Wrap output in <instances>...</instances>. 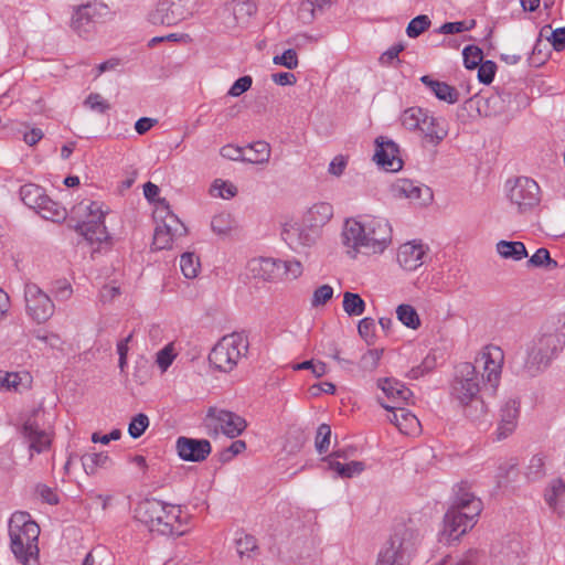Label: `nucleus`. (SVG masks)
Wrapping results in <instances>:
<instances>
[{"label": "nucleus", "instance_id": "43", "mask_svg": "<svg viewBox=\"0 0 565 565\" xmlns=\"http://www.w3.org/2000/svg\"><path fill=\"white\" fill-rule=\"evenodd\" d=\"M343 310L350 317H356L364 313L366 305L359 294L345 291L343 294Z\"/></svg>", "mask_w": 565, "mask_h": 565}, {"label": "nucleus", "instance_id": "16", "mask_svg": "<svg viewBox=\"0 0 565 565\" xmlns=\"http://www.w3.org/2000/svg\"><path fill=\"white\" fill-rule=\"evenodd\" d=\"M178 456L184 461L201 462L212 451L211 443L207 439H195L180 436L175 441Z\"/></svg>", "mask_w": 565, "mask_h": 565}, {"label": "nucleus", "instance_id": "12", "mask_svg": "<svg viewBox=\"0 0 565 565\" xmlns=\"http://www.w3.org/2000/svg\"><path fill=\"white\" fill-rule=\"evenodd\" d=\"M24 299L28 315L38 323L47 321L54 313L52 299L35 284L25 285Z\"/></svg>", "mask_w": 565, "mask_h": 565}, {"label": "nucleus", "instance_id": "18", "mask_svg": "<svg viewBox=\"0 0 565 565\" xmlns=\"http://www.w3.org/2000/svg\"><path fill=\"white\" fill-rule=\"evenodd\" d=\"M391 193L397 199H408L426 204L433 200L430 188L415 183L408 179H398L391 185Z\"/></svg>", "mask_w": 565, "mask_h": 565}, {"label": "nucleus", "instance_id": "60", "mask_svg": "<svg viewBox=\"0 0 565 565\" xmlns=\"http://www.w3.org/2000/svg\"><path fill=\"white\" fill-rule=\"evenodd\" d=\"M273 62L276 65H282L288 70H294L298 66V56L294 49H288L281 55H276Z\"/></svg>", "mask_w": 565, "mask_h": 565}, {"label": "nucleus", "instance_id": "7", "mask_svg": "<svg viewBox=\"0 0 565 565\" xmlns=\"http://www.w3.org/2000/svg\"><path fill=\"white\" fill-rule=\"evenodd\" d=\"M508 198L521 214L532 212L541 202L539 184L531 178L518 177L507 181Z\"/></svg>", "mask_w": 565, "mask_h": 565}, {"label": "nucleus", "instance_id": "24", "mask_svg": "<svg viewBox=\"0 0 565 565\" xmlns=\"http://www.w3.org/2000/svg\"><path fill=\"white\" fill-rule=\"evenodd\" d=\"M168 504L158 499H145L135 509V518L149 527L158 518L166 515ZM169 519L168 516H164Z\"/></svg>", "mask_w": 565, "mask_h": 565}, {"label": "nucleus", "instance_id": "44", "mask_svg": "<svg viewBox=\"0 0 565 565\" xmlns=\"http://www.w3.org/2000/svg\"><path fill=\"white\" fill-rule=\"evenodd\" d=\"M249 156L245 157V162L262 164L268 162L270 157V147L266 141H256L248 145Z\"/></svg>", "mask_w": 565, "mask_h": 565}, {"label": "nucleus", "instance_id": "19", "mask_svg": "<svg viewBox=\"0 0 565 565\" xmlns=\"http://www.w3.org/2000/svg\"><path fill=\"white\" fill-rule=\"evenodd\" d=\"M428 247L420 241L402 244L397 250V262L405 270H416L425 263Z\"/></svg>", "mask_w": 565, "mask_h": 565}, {"label": "nucleus", "instance_id": "23", "mask_svg": "<svg viewBox=\"0 0 565 565\" xmlns=\"http://www.w3.org/2000/svg\"><path fill=\"white\" fill-rule=\"evenodd\" d=\"M20 433L29 443L31 451L41 454L47 450L51 446L50 435L44 429L40 428L34 419H26L21 426Z\"/></svg>", "mask_w": 565, "mask_h": 565}, {"label": "nucleus", "instance_id": "61", "mask_svg": "<svg viewBox=\"0 0 565 565\" xmlns=\"http://www.w3.org/2000/svg\"><path fill=\"white\" fill-rule=\"evenodd\" d=\"M302 265L297 259L282 260V278L297 279L302 275Z\"/></svg>", "mask_w": 565, "mask_h": 565}, {"label": "nucleus", "instance_id": "42", "mask_svg": "<svg viewBox=\"0 0 565 565\" xmlns=\"http://www.w3.org/2000/svg\"><path fill=\"white\" fill-rule=\"evenodd\" d=\"M427 110L420 107H409L405 109L401 116L402 125L413 131L420 128L423 120H425Z\"/></svg>", "mask_w": 565, "mask_h": 565}, {"label": "nucleus", "instance_id": "34", "mask_svg": "<svg viewBox=\"0 0 565 565\" xmlns=\"http://www.w3.org/2000/svg\"><path fill=\"white\" fill-rule=\"evenodd\" d=\"M382 407L386 411H392L393 408H397V416H399V420L397 424V428L401 433L405 435L416 434L420 428V423L418 418L408 409L399 406V405H391L381 403Z\"/></svg>", "mask_w": 565, "mask_h": 565}, {"label": "nucleus", "instance_id": "14", "mask_svg": "<svg viewBox=\"0 0 565 565\" xmlns=\"http://www.w3.org/2000/svg\"><path fill=\"white\" fill-rule=\"evenodd\" d=\"M444 527L441 531V536L447 541H456L460 536L467 533V531L471 530L476 523L477 519L471 515L466 514L465 511L456 510L450 508L444 515Z\"/></svg>", "mask_w": 565, "mask_h": 565}, {"label": "nucleus", "instance_id": "30", "mask_svg": "<svg viewBox=\"0 0 565 565\" xmlns=\"http://www.w3.org/2000/svg\"><path fill=\"white\" fill-rule=\"evenodd\" d=\"M154 216L161 218L162 224L160 226H162L163 228H167L177 236L185 235L186 227L179 220V217L175 214H173V212L170 210L169 203L164 199L159 201V206L154 212Z\"/></svg>", "mask_w": 565, "mask_h": 565}, {"label": "nucleus", "instance_id": "5", "mask_svg": "<svg viewBox=\"0 0 565 565\" xmlns=\"http://www.w3.org/2000/svg\"><path fill=\"white\" fill-rule=\"evenodd\" d=\"M564 345L565 334L557 331L542 333L533 339L526 349V358L521 369L522 374L534 377L542 373Z\"/></svg>", "mask_w": 565, "mask_h": 565}, {"label": "nucleus", "instance_id": "40", "mask_svg": "<svg viewBox=\"0 0 565 565\" xmlns=\"http://www.w3.org/2000/svg\"><path fill=\"white\" fill-rule=\"evenodd\" d=\"M36 212L45 220L52 222H61L66 217V210L60 203L53 201L47 195L44 198L43 204L39 206Z\"/></svg>", "mask_w": 565, "mask_h": 565}, {"label": "nucleus", "instance_id": "58", "mask_svg": "<svg viewBox=\"0 0 565 565\" xmlns=\"http://www.w3.org/2000/svg\"><path fill=\"white\" fill-rule=\"evenodd\" d=\"M497 72V64L493 61H484L478 65V79L484 85L492 83Z\"/></svg>", "mask_w": 565, "mask_h": 565}, {"label": "nucleus", "instance_id": "25", "mask_svg": "<svg viewBox=\"0 0 565 565\" xmlns=\"http://www.w3.org/2000/svg\"><path fill=\"white\" fill-rule=\"evenodd\" d=\"M520 413V402L514 398L508 399L500 409V423L498 427V439L507 438L516 427Z\"/></svg>", "mask_w": 565, "mask_h": 565}, {"label": "nucleus", "instance_id": "22", "mask_svg": "<svg viewBox=\"0 0 565 565\" xmlns=\"http://www.w3.org/2000/svg\"><path fill=\"white\" fill-rule=\"evenodd\" d=\"M450 508L465 511L466 514L477 519L482 509V501L471 491L467 482H461L455 490V495Z\"/></svg>", "mask_w": 565, "mask_h": 565}, {"label": "nucleus", "instance_id": "31", "mask_svg": "<svg viewBox=\"0 0 565 565\" xmlns=\"http://www.w3.org/2000/svg\"><path fill=\"white\" fill-rule=\"evenodd\" d=\"M441 121L440 118L429 116V114L426 115L419 128L426 143L437 146L446 138L448 132L445 126L441 125Z\"/></svg>", "mask_w": 565, "mask_h": 565}, {"label": "nucleus", "instance_id": "59", "mask_svg": "<svg viewBox=\"0 0 565 565\" xmlns=\"http://www.w3.org/2000/svg\"><path fill=\"white\" fill-rule=\"evenodd\" d=\"M84 105L99 114H105L110 109L108 102L103 99V97L97 93L89 94L84 100Z\"/></svg>", "mask_w": 565, "mask_h": 565}, {"label": "nucleus", "instance_id": "2", "mask_svg": "<svg viewBox=\"0 0 565 565\" xmlns=\"http://www.w3.org/2000/svg\"><path fill=\"white\" fill-rule=\"evenodd\" d=\"M450 397L462 408L465 416L472 420H478L488 413V406L480 395V379L476 365L470 362L456 365Z\"/></svg>", "mask_w": 565, "mask_h": 565}, {"label": "nucleus", "instance_id": "27", "mask_svg": "<svg viewBox=\"0 0 565 565\" xmlns=\"http://www.w3.org/2000/svg\"><path fill=\"white\" fill-rule=\"evenodd\" d=\"M337 0H302L298 7V19L303 24H311L317 18L331 9Z\"/></svg>", "mask_w": 565, "mask_h": 565}, {"label": "nucleus", "instance_id": "37", "mask_svg": "<svg viewBox=\"0 0 565 565\" xmlns=\"http://www.w3.org/2000/svg\"><path fill=\"white\" fill-rule=\"evenodd\" d=\"M45 191L40 185L28 183L21 186L20 198L22 202L30 209L38 210L43 204Z\"/></svg>", "mask_w": 565, "mask_h": 565}, {"label": "nucleus", "instance_id": "1", "mask_svg": "<svg viewBox=\"0 0 565 565\" xmlns=\"http://www.w3.org/2000/svg\"><path fill=\"white\" fill-rule=\"evenodd\" d=\"M342 241L354 252L382 253L392 242V228L388 222L381 217L347 220Z\"/></svg>", "mask_w": 565, "mask_h": 565}, {"label": "nucleus", "instance_id": "28", "mask_svg": "<svg viewBox=\"0 0 565 565\" xmlns=\"http://www.w3.org/2000/svg\"><path fill=\"white\" fill-rule=\"evenodd\" d=\"M333 215V207L330 203L319 202L313 204L305 214L303 223L307 227L319 230L326 225Z\"/></svg>", "mask_w": 565, "mask_h": 565}, {"label": "nucleus", "instance_id": "49", "mask_svg": "<svg viewBox=\"0 0 565 565\" xmlns=\"http://www.w3.org/2000/svg\"><path fill=\"white\" fill-rule=\"evenodd\" d=\"M463 65L468 70H475L482 62L483 52L477 45H467L462 51Z\"/></svg>", "mask_w": 565, "mask_h": 565}, {"label": "nucleus", "instance_id": "10", "mask_svg": "<svg viewBox=\"0 0 565 565\" xmlns=\"http://www.w3.org/2000/svg\"><path fill=\"white\" fill-rule=\"evenodd\" d=\"M192 14V8L184 0H159L148 14V21L153 25L172 26Z\"/></svg>", "mask_w": 565, "mask_h": 565}, {"label": "nucleus", "instance_id": "29", "mask_svg": "<svg viewBox=\"0 0 565 565\" xmlns=\"http://www.w3.org/2000/svg\"><path fill=\"white\" fill-rule=\"evenodd\" d=\"M318 236V231L311 227L303 228L298 225H291L289 228H285L282 232L284 241L291 247L295 248L298 245L311 246Z\"/></svg>", "mask_w": 565, "mask_h": 565}, {"label": "nucleus", "instance_id": "38", "mask_svg": "<svg viewBox=\"0 0 565 565\" xmlns=\"http://www.w3.org/2000/svg\"><path fill=\"white\" fill-rule=\"evenodd\" d=\"M498 254L505 259L521 260L527 257V250L522 242L499 241L497 243Z\"/></svg>", "mask_w": 565, "mask_h": 565}, {"label": "nucleus", "instance_id": "26", "mask_svg": "<svg viewBox=\"0 0 565 565\" xmlns=\"http://www.w3.org/2000/svg\"><path fill=\"white\" fill-rule=\"evenodd\" d=\"M377 386L392 401V405L406 404L413 396V392L404 383L392 377L380 379Z\"/></svg>", "mask_w": 565, "mask_h": 565}, {"label": "nucleus", "instance_id": "63", "mask_svg": "<svg viewBox=\"0 0 565 565\" xmlns=\"http://www.w3.org/2000/svg\"><path fill=\"white\" fill-rule=\"evenodd\" d=\"M375 321L373 318L366 317L360 320L358 324V331L361 338H363L369 344L374 338Z\"/></svg>", "mask_w": 565, "mask_h": 565}, {"label": "nucleus", "instance_id": "9", "mask_svg": "<svg viewBox=\"0 0 565 565\" xmlns=\"http://www.w3.org/2000/svg\"><path fill=\"white\" fill-rule=\"evenodd\" d=\"M85 210L88 212L87 220L77 223L75 231L84 236L89 244L107 242L110 236L104 224L105 212L102 210L100 203L90 202Z\"/></svg>", "mask_w": 565, "mask_h": 565}, {"label": "nucleus", "instance_id": "50", "mask_svg": "<svg viewBox=\"0 0 565 565\" xmlns=\"http://www.w3.org/2000/svg\"><path fill=\"white\" fill-rule=\"evenodd\" d=\"M331 427L328 424H321L317 428L315 447L318 454H327L330 446Z\"/></svg>", "mask_w": 565, "mask_h": 565}, {"label": "nucleus", "instance_id": "57", "mask_svg": "<svg viewBox=\"0 0 565 565\" xmlns=\"http://www.w3.org/2000/svg\"><path fill=\"white\" fill-rule=\"evenodd\" d=\"M333 297V288L330 285H322L318 287L311 298V306L318 308L324 306Z\"/></svg>", "mask_w": 565, "mask_h": 565}, {"label": "nucleus", "instance_id": "46", "mask_svg": "<svg viewBox=\"0 0 565 565\" xmlns=\"http://www.w3.org/2000/svg\"><path fill=\"white\" fill-rule=\"evenodd\" d=\"M565 493V482L561 478L553 479L545 490L544 498L548 507L553 510L557 508L558 497Z\"/></svg>", "mask_w": 565, "mask_h": 565}, {"label": "nucleus", "instance_id": "6", "mask_svg": "<svg viewBox=\"0 0 565 565\" xmlns=\"http://www.w3.org/2000/svg\"><path fill=\"white\" fill-rule=\"evenodd\" d=\"M247 351L246 337L239 333L227 334L213 347L209 354V362L221 372H231Z\"/></svg>", "mask_w": 565, "mask_h": 565}, {"label": "nucleus", "instance_id": "32", "mask_svg": "<svg viewBox=\"0 0 565 565\" xmlns=\"http://www.w3.org/2000/svg\"><path fill=\"white\" fill-rule=\"evenodd\" d=\"M420 82L430 88L439 100L448 104H455L459 100V92L445 82L433 79L429 75L422 76Z\"/></svg>", "mask_w": 565, "mask_h": 565}, {"label": "nucleus", "instance_id": "56", "mask_svg": "<svg viewBox=\"0 0 565 565\" xmlns=\"http://www.w3.org/2000/svg\"><path fill=\"white\" fill-rule=\"evenodd\" d=\"M211 227L217 235H225L232 230V218L230 214L221 213L213 216Z\"/></svg>", "mask_w": 565, "mask_h": 565}, {"label": "nucleus", "instance_id": "20", "mask_svg": "<svg viewBox=\"0 0 565 565\" xmlns=\"http://www.w3.org/2000/svg\"><path fill=\"white\" fill-rule=\"evenodd\" d=\"M248 270L254 278L277 281L282 279V260L270 257L254 258L248 263Z\"/></svg>", "mask_w": 565, "mask_h": 565}, {"label": "nucleus", "instance_id": "21", "mask_svg": "<svg viewBox=\"0 0 565 565\" xmlns=\"http://www.w3.org/2000/svg\"><path fill=\"white\" fill-rule=\"evenodd\" d=\"M166 519L164 515L162 518H158L148 529L152 533H158L160 535H183L184 530L182 529L181 521V509L179 505L168 504L166 508Z\"/></svg>", "mask_w": 565, "mask_h": 565}, {"label": "nucleus", "instance_id": "41", "mask_svg": "<svg viewBox=\"0 0 565 565\" xmlns=\"http://www.w3.org/2000/svg\"><path fill=\"white\" fill-rule=\"evenodd\" d=\"M255 0H233L232 13L237 24H245L256 13Z\"/></svg>", "mask_w": 565, "mask_h": 565}, {"label": "nucleus", "instance_id": "62", "mask_svg": "<svg viewBox=\"0 0 565 565\" xmlns=\"http://www.w3.org/2000/svg\"><path fill=\"white\" fill-rule=\"evenodd\" d=\"M253 84V78L249 75L237 78L228 90V95L232 97H238L247 92Z\"/></svg>", "mask_w": 565, "mask_h": 565}, {"label": "nucleus", "instance_id": "13", "mask_svg": "<svg viewBox=\"0 0 565 565\" xmlns=\"http://www.w3.org/2000/svg\"><path fill=\"white\" fill-rule=\"evenodd\" d=\"M503 359L502 350L495 345H487L476 358V363L483 366L482 380H487L493 394L499 386Z\"/></svg>", "mask_w": 565, "mask_h": 565}, {"label": "nucleus", "instance_id": "52", "mask_svg": "<svg viewBox=\"0 0 565 565\" xmlns=\"http://www.w3.org/2000/svg\"><path fill=\"white\" fill-rule=\"evenodd\" d=\"M181 271L186 278H194L200 268L199 258L193 253H184L180 259Z\"/></svg>", "mask_w": 565, "mask_h": 565}, {"label": "nucleus", "instance_id": "35", "mask_svg": "<svg viewBox=\"0 0 565 565\" xmlns=\"http://www.w3.org/2000/svg\"><path fill=\"white\" fill-rule=\"evenodd\" d=\"M510 93H494L483 99V113L486 116H497L507 110V103L510 102ZM479 113L482 111V106H478Z\"/></svg>", "mask_w": 565, "mask_h": 565}, {"label": "nucleus", "instance_id": "8", "mask_svg": "<svg viewBox=\"0 0 565 565\" xmlns=\"http://www.w3.org/2000/svg\"><path fill=\"white\" fill-rule=\"evenodd\" d=\"M110 14L107 4L99 1H89L74 8L71 28L79 36H86L95 32L97 24L103 23Z\"/></svg>", "mask_w": 565, "mask_h": 565}, {"label": "nucleus", "instance_id": "4", "mask_svg": "<svg viewBox=\"0 0 565 565\" xmlns=\"http://www.w3.org/2000/svg\"><path fill=\"white\" fill-rule=\"evenodd\" d=\"M420 537L412 521L397 524L387 544L380 551L376 565L408 564L416 554Z\"/></svg>", "mask_w": 565, "mask_h": 565}, {"label": "nucleus", "instance_id": "45", "mask_svg": "<svg viewBox=\"0 0 565 565\" xmlns=\"http://www.w3.org/2000/svg\"><path fill=\"white\" fill-rule=\"evenodd\" d=\"M397 319L407 328L417 329L420 326V319L411 305L402 303L396 308Z\"/></svg>", "mask_w": 565, "mask_h": 565}, {"label": "nucleus", "instance_id": "53", "mask_svg": "<svg viewBox=\"0 0 565 565\" xmlns=\"http://www.w3.org/2000/svg\"><path fill=\"white\" fill-rule=\"evenodd\" d=\"M211 193L222 199H232L236 195L237 188L231 182L216 179L211 186Z\"/></svg>", "mask_w": 565, "mask_h": 565}, {"label": "nucleus", "instance_id": "15", "mask_svg": "<svg viewBox=\"0 0 565 565\" xmlns=\"http://www.w3.org/2000/svg\"><path fill=\"white\" fill-rule=\"evenodd\" d=\"M374 161L385 171L396 172L403 167L397 143L380 136L375 139Z\"/></svg>", "mask_w": 565, "mask_h": 565}, {"label": "nucleus", "instance_id": "36", "mask_svg": "<svg viewBox=\"0 0 565 565\" xmlns=\"http://www.w3.org/2000/svg\"><path fill=\"white\" fill-rule=\"evenodd\" d=\"M81 460L87 475H95L98 469H107L113 463L106 452H87L82 456Z\"/></svg>", "mask_w": 565, "mask_h": 565}, {"label": "nucleus", "instance_id": "47", "mask_svg": "<svg viewBox=\"0 0 565 565\" xmlns=\"http://www.w3.org/2000/svg\"><path fill=\"white\" fill-rule=\"evenodd\" d=\"M527 265L531 267H546L553 269L557 267V262L551 258L550 252L546 248L541 247L530 257Z\"/></svg>", "mask_w": 565, "mask_h": 565}, {"label": "nucleus", "instance_id": "64", "mask_svg": "<svg viewBox=\"0 0 565 565\" xmlns=\"http://www.w3.org/2000/svg\"><path fill=\"white\" fill-rule=\"evenodd\" d=\"M381 354H382V352L379 350H369L361 358V361H360L361 367L364 370H369V371L374 370L379 364Z\"/></svg>", "mask_w": 565, "mask_h": 565}, {"label": "nucleus", "instance_id": "33", "mask_svg": "<svg viewBox=\"0 0 565 565\" xmlns=\"http://www.w3.org/2000/svg\"><path fill=\"white\" fill-rule=\"evenodd\" d=\"M521 550L522 546L518 540L509 541L494 553L495 565H521Z\"/></svg>", "mask_w": 565, "mask_h": 565}, {"label": "nucleus", "instance_id": "11", "mask_svg": "<svg viewBox=\"0 0 565 565\" xmlns=\"http://www.w3.org/2000/svg\"><path fill=\"white\" fill-rule=\"evenodd\" d=\"M206 427H213L216 431L220 429L228 438L239 436L247 427L246 420L236 413L210 407L205 416Z\"/></svg>", "mask_w": 565, "mask_h": 565}, {"label": "nucleus", "instance_id": "3", "mask_svg": "<svg viewBox=\"0 0 565 565\" xmlns=\"http://www.w3.org/2000/svg\"><path fill=\"white\" fill-rule=\"evenodd\" d=\"M40 527L28 512H14L9 520L10 547L18 562L39 565Z\"/></svg>", "mask_w": 565, "mask_h": 565}, {"label": "nucleus", "instance_id": "17", "mask_svg": "<svg viewBox=\"0 0 565 565\" xmlns=\"http://www.w3.org/2000/svg\"><path fill=\"white\" fill-rule=\"evenodd\" d=\"M391 193L397 199H408L426 204L433 200L430 188L415 183L408 179H398L391 185Z\"/></svg>", "mask_w": 565, "mask_h": 565}, {"label": "nucleus", "instance_id": "39", "mask_svg": "<svg viewBox=\"0 0 565 565\" xmlns=\"http://www.w3.org/2000/svg\"><path fill=\"white\" fill-rule=\"evenodd\" d=\"M323 461L328 463V468L337 472L341 478H352L353 476L360 475L365 466L362 461H351L342 463L335 459L323 458Z\"/></svg>", "mask_w": 565, "mask_h": 565}, {"label": "nucleus", "instance_id": "48", "mask_svg": "<svg viewBox=\"0 0 565 565\" xmlns=\"http://www.w3.org/2000/svg\"><path fill=\"white\" fill-rule=\"evenodd\" d=\"M174 237L178 236L158 224L154 230L152 245L156 249L171 248Z\"/></svg>", "mask_w": 565, "mask_h": 565}, {"label": "nucleus", "instance_id": "51", "mask_svg": "<svg viewBox=\"0 0 565 565\" xmlns=\"http://www.w3.org/2000/svg\"><path fill=\"white\" fill-rule=\"evenodd\" d=\"M431 22L428 15L420 14L412 19L406 28V34L415 39L419 36L423 32H425L429 26Z\"/></svg>", "mask_w": 565, "mask_h": 565}, {"label": "nucleus", "instance_id": "54", "mask_svg": "<svg viewBox=\"0 0 565 565\" xmlns=\"http://www.w3.org/2000/svg\"><path fill=\"white\" fill-rule=\"evenodd\" d=\"M149 426V418L146 414L134 416L128 425V434L131 438L137 439L142 436Z\"/></svg>", "mask_w": 565, "mask_h": 565}, {"label": "nucleus", "instance_id": "55", "mask_svg": "<svg viewBox=\"0 0 565 565\" xmlns=\"http://www.w3.org/2000/svg\"><path fill=\"white\" fill-rule=\"evenodd\" d=\"M525 476L530 481H536L545 476L543 457L535 455L531 458Z\"/></svg>", "mask_w": 565, "mask_h": 565}]
</instances>
